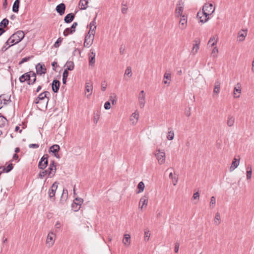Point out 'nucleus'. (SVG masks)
<instances>
[{
    "instance_id": "nucleus-6",
    "label": "nucleus",
    "mask_w": 254,
    "mask_h": 254,
    "mask_svg": "<svg viewBox=\"0 0 254 254\" xmlns=\"http://www.w3.org/2000/svg\"><path fill=\"white\" fill-rule=\"evenodd\" d=\"M46 171L48 172V176L49 178H52L55 175L56 171V166L54 161L50 163L49 166Z\"/></svg>"
},
{
    "instance_id": "nucleus-52",
    "label": "nucleus",
    "mask_w": 254,
    "mask_h": 254,
    "mask_svg": "<svg viewBox=\"0 0 254 254\" xmlns=\"http://www.w3.org/2000/svg\"><path fill=\"white\" fill-rule=\"evenodd\" d=\"M252 167H250V170H247V180L251 179V178L252 177Z\"/></svg>"
},
{
    "instance_id": "nucleus-8",
    "label": "nucleus",
    "mask_w": 254,
    "mask_h": 254,
    "mask_svg": "<svg viewBox=\"0 0 254 254\" xmlns=\"http://www.w3.org/2000/svg\"><path fill=\"white\" fill-rule=\"evenodd\" d=\"M24 33L20 30L17 31L11 35L12 38L14 39L13 40H15L17 44L20 42L24 38Z\"/></svg>"
},
{
    "instance_id": "nucleus-61",
    "label": "nucleus",
    "mask_w": 254,
    "mask_h": 254,
    "mask_svg": "<svg viewBox=\"0 0 254 254\" xmlns=\"http://www.w3.org/2000/svg\"><path fill=\"white\" fill-rule=\"evenodd\" d=\"M99 119V115L98 114H97L94 116L93 121L95 124H96L98 123Z\"/></svg>"
},
{
    "instance_id": "nucleus-45",
    "label": "nucleus",
    "mask_w": 254,
    "mask_h": 254,
    "mask_svg": "<svg viewBox=\"0 0 254 254\" xmlns=\"http://www.w3.org/2000/svg\"><path fill=\"white\" fill-rule=\"evenodd\" d=\"M125 75H126L129 77H131L132 75V72L131 67L128 66L125 70Z\"/></svg>"
},
{
    "instance_id": "nucleus-31",
    "label": "nucleus",
    "mask_w": 254,
    "mask_h": 254,
    "mask_svg": "<svg viewBox=\"0 0 254 254\" xmlns=\"http://www.w3.org/2000/svg\"><path fill=\"white\" fill-rule=\"evenodd\" d=\"M65 66H66V69L65 70H66L67 71H68V70H72L74 69V64L73 62L67 61L66 63Z\"/></svg>"
},
{
    "instance_id": "nucleus-20",
    "label": "nucleus",
    "mask_w": 254,
    "mask_h": 254,
    "mask_svg": "<svg viewBox=\"0 0 254 254\" xmlns=\"http://www.w3.org/2000/svg\"><path fill=\"white\" fill-rule=\"evenodd\" d=\"M65 9V5L64 3H61L58 5L56 8V10L60 15H62L64 13Z\"/></svg>"
},
{
    "instance_id": "nucleus-24",
    "label": "nucleus",
    "mask_w": 254,
    "mask_h": 254,
    "mask_svg": "<svg viewBox=\"0 0 254 254\" xmlns=\"http://www.w3.org/2000/svg\"><path fill=\"white\" fill-rule=\"evenodd\" d=\"M75 17V14L73 13H70L67 14L64 18V22L66 23H69L73 21Z\"/></svg>"
},
{
    "instance_id": "nucleus-63",
    "label": "nucleus",
    "mask_w": 254,
    "mask_h": 254,
    "mask_svg": "<svg viewBox=\"0 0 254 254\" xmlns=\"http://www.w3.org/2000/svg\"><path fill=\"white\" fill-rule=\"evenodd\" d=\"M179 243L177 242L175 244V252L176 253H177L179 251Z\"/></svg>"
},
{
    "instance_id": "nucleus-19",
    "label": "nucleus",
    "mask_w": 254,
    "mask_h": 254,
    "mask_svg": "<svg viewBox=\"0 0 254 254\" xmlns=\"http://www.w3.org/2000/svg\"><path fill=\"white\" fill-rule=\"evenodd\" d=\"M247 35V30H242L239 33L237 37V40L240 42L243 41Z\"/></svg>"
},
{
    "instance_id": "nucleus-28",
    "label": "nucleus",
    "mask_w": 254,
    "mask_h": 254,
    "mask_svg": "<svg viewBox=\"0 0 254 254\" xmlns=\"http://www.w3.org/2000/svg\"><path fill=\"white\" fill-rule=\"evenodd\" d=\"M220 88V83L218 81H216L215 82V85H214V87L213 89V97H214L215 96H216L217 95V94L219 92Z\"/></svg>"
},
{
    "instance_id": "nucleus-23",
    "label": "nucleus",
    "mask_w": 254,
    "mask_h": 254,
    "mask_svg": "<svg viewBox=\"0 0 254 254\" xmlns=\"http://www.w3.org/2000/svg\"><path fill=\"white\" fill-rule=\"evenodd\" d=\"M171 79V73L169 72H166L164 75L163 82L165 84H169Z\"/></svg>"
},
{
    "instance_id": "nucleus-17",
    "label": "nucleus",
    "mask_w": 254,
    "mask_h": 254,
    "mask_svg": "<svg viewBox=\"0 0 254 254\" xmlns=\"http://www.w3.org/2000/svg\"><path fill=\"white\" fill-rule=\"evenodd\" d=\"M60 85V82L59 80L55 79L53 81L52 83V90L54 93H57L59 90Z\"/></svg>"
},
{
    "instance_id": "nucleus-56",
    "label": "nucleus",
    "mask_w": 254,
    "mask_h": 254,
    "mask_svg": "<svg viewBox=\"0 0 254 254\" xmlns=\"http://www.w3.org/2000/svg\"><path fill=\"white\" fill-rule=\"evenodd\" d=\"M111 107V103L109 101H107L105 103L104 108L106 110H109Z\"/></svg>"
},
{
    "instance_id": "nucleus-44",
    "label": "nucleus",
    "mask_w": 254,
    "mask_h": 254,
    "mask_svg": "<svg viewBox=\"0 0 254 254\" xmlns=\"http://www.w3.org/2000/svg\"><path fill=\"white\" fill-rule=\"evenodd\" d=\"M33 58V56H31L23 58L22 59L21 61L19 62V64H23L24 63H25L28 61H29L30 59Z\"/></svg>"
},
{
    "instance_id": "nucleus-21",
    "label": "nucleus",
    "mask_w": 254,
    "mask_h": 254,
    "mask_svg": "<svg viewBox=\"0 0 254 254\" xmlns=\"http://www.w3.org/2000/svg\"><path fill=\"white\" fill-rule=\"evenodd\" d=\"M148 197L146 195L142 196L139 201V207L142 209L144 206H146L148 203Z\"/></svg>"
},
{
    "instance_id": "nucleus-10",
    "label": "nucleus",
    "mask_w": 254,
    "mask_h": 254,
    "mask_svg": "<svg viewBox=\"0 0 254 254\" xmlns=\"http://www.w3.org/2000/svg\"><path fill=\"white\" fill-rule=\"evenodd\" d=\"M59 183L57 182H55L51 186L50 189L49 190V196L51 198H53L54 200H55V195L56 191L58 188Z\"/></svg>"
},
{
    "instance_id": "nucleus-30",
    "label": "nucleus",
    "mask_w": 254,
    "mask_h": 254,
    "mask_svg": "<svg viewBox=\"0 0 254 254\" xmlns=\"http://www.w3.org/2000/svg\"><path fill=\"white\" fill-rule=\"evenodd\" d=\"M88 0H80L79 5L80 6V9L82 10L86 9L88 6Z\"/></svg>"
},
{
    "instance_id": "nucleus-43",
    "label": "nucleus",
    "mask_w": 254,
    "mask_h": 254,
    "mask_svg": "<svg viewBox=\"0 0 254 254\" xmlns=\"http://www.w3.org/2000/svg\"><path fill=\"white\" fill-rule=\"evenodd\" d=\"M68 75V72L66 70H64L63 73V83L64 84H66V79Z\"/></svg>"
},
{
    "instance_id": "nucleus-14",
    "label": "nucleus",
    "mask_w": 254,
    "mask_h": 254,
    "mask_svg": "<svg viewBox=\"0 0 254 254\" xmlns=\"http://www.w3.org/2000/svg\"><path fill=\"white\" fill-rule=\"evenodd\" d=\"M9 21L6 18H4L0 23V36L5 32L3 27H6L8 24Z\"/></svg>"
},
{
    "instance_id": "nucleus-38",
    "label": "nucleus",
    "mask_w": 254,
    "mask_h": 254,
    "mask_svg": "<svg viewBox=\"0 0 254 254\" xmlns=\"http://www.w3.org/2000/svg\"><path fill=\"white\" fill-rule=\"evenodd\" d=\"M31 74L32 75H31V78L30 79V80H29V82H28V84L29 85L33 84L36 80V73L34 72H31Z\"/></svg>"
},
{
    "instance_id": "nucleus-46",
    "label": "nucleus",
    "mask_w": 254,
    "mask_h": 254,
    "mask_svg": "<svg viewBox=\"0 0 254 254\" xmlns=\"http://www.w3.org/2000/svg\"><path fill=\"white\" fill-rule=\"evenodd\" d=\"M174 137V133L173 131H169L168 133V135L167 136V138L168 140H173Z\"/></svg>"
},
{
    "instance_id": "nucleus-60",
    "label": "nucleus",
    "mask_w": 254,
    "mask_h": 254,
    "mask_svg": "<svg viewBox=\"0 0 254 254\" xmlns=\"http://www.w3.org/2000/svg\"><path fill=\"white\" fill-rule=\"evenodd\" d=\"M19 81L20 82L23 83L26 81L25 74H23L19 77Z\"/></svg>"
},
{
    "instance_id": "nucleus-49",
    "label": "nucleus",
    "mask_w": 254,
    "mask_h": 254,
    "mask_svg": "<svg viewBox=\"0 0 254 254\" xmlns=\"http://www.w3.org/2000/svg\"><path fill=\"white\" fill-rule=\"evenodd\" d=\"M144 235H145V236H144V240L145 241H148L149 240L150 236V234L149 233V230L145 231Z\"/></svg>"
},
{
    "instance_id": "nucleus-32",
    "label": "nucleus",
    "mask_w": 254,
    "mask_h": 254,
    "mask_svg": "<svg viewBox=\"0 0 254 254\" xmlns=\"http://www.w3.org/2000/svg\"><path fill=\"white\" fill-rule=\"evenodd\" d=\"M19 3H20V0H16L12 6V11L14 12L17 13L19 10Z\"/></svg>"
},
{
    "instance_id": "nucleus-27",
    "label": "nucleus",
    "mask_w": 254,
    "mask_h": 254,
    "mask_svg": "<svg viewBox=\"0 0 254 254\" xmlns=\"http://www.w3.org/2000/svg\"><path fill=\"white\" fill-rule=\"evenodd\" d=\"M139 114L137 111H135L130 116V120L132 122V124H135L138 119Z\"/></svg>"
},
{
    "instance_id": "nucleus-15",
    "label": "nucleus",
    "mask_w": 254,
    "mask_h": 254,
    "mask_svg": "<svg viewBox=\"0 0 254 254\" xmlns=\"http://www.w3.org/2000/svg\"><path fill=\"white\" fill-rule=\"evenodd\" d=\"M50 94V93L48 91H44L39 95V96L35 99V103L36 104H38L40 100H43L45 98H48V101L49 100V98L47 97V95ZM48 101H47L48 102Z\"/></svg>"
},
{
    "instance_id": "nucleus-62",
    "label": "nucleus",
    "mask_w": 254,
    "mask_h": 254,
    "mask_svg": "<svg viewBox=\"0 0 254 254\" xmlns=\"http://www.w3.org/2000/svg\"><path fill=\"white\" fill-rule=\"evenodd\" d=\"M39 147V145L38 144L32 143V144H30L29 145V147L30 148H37Z\"/></svg>"
},
{
    "instance_id": "nucleus-58",
    "label": "nucleus",
    "mask_w": 254,
    "mask_h": 254,
    "mask_svg": "<svg viewBox=\"0 0 254 254\" xmlns=\"http://www.w3.org/2000/svg\"><path fill=\"white\" fill-rule=\"evenodd\" d=\"M46 175H48V172L46 170H45L44 171L41 172L39 173V176L42 178L44 177Z\"/></svg>"
},
{
    "instance_id": "nucleus-26",
    "label": "nucleus",
    "mask_w": 254,
    "mask_h": 254,
    "mask_svg": "<svg viewBox=\"0 0 254 254\" xmlns=\"http://www.w3.org/2000/svg\"><path fill=\"white\" fill-rule=\"evenodd\" d=\"M239 163H240V159H237L235 158H234V159L232 161V163L231 166L230 167V171H234L239 166Z\"/></svg>"
},
{
    "instance_id": "nucleus-33",
    "label": "nucleus",
    "mask_w": 254,
    "mask_h": 254,
    "mask_svg": "<svg viewBox=\"0 0 254 254\" xmlns=\"http://www.w3.org/2000/svg\"><path fill=\"white\" fill-rule=\"evenodd\" d=\"M1 96H3V98H2L1 99L3 101V104L7 105L10 102V96L6 95H1Z\"/></svg>"
},
{
    "instance_id": "nucleus-34",
    "label": "nucleus",
    "mask_w": 254,
    "mask_h": 254,
    "mask_svg": "<svg viewBox=\"0 0 254 254\" xmlns=\"http://www.w3.org/2000/svg\"><path fill=\"white\" fill-rule=\"evenodd\" d=\"M199 49V43H197V42L195 41V44H194L193 46L192 50L191 51V53L193 55H195L197 53Z\"/></svg>"
},
{
    "instance_id": "nucleus-9",
    "label": "nucleus",
    "mask_w": 254,
    "mask_h": 254,
    "mask_svg": "<svg viewBox=\"0 0 254 254\" xmlns=\"http://www.w3.org/2000/svg\"><path fill=\"white\" fill-rule=\"evenodd\" d=\"M138 100L139 107L143 108L145 103V93L143 90L141 91L139 93Z\"/></svg>"
},
{
    "instance_id": "nucleus-4",
    "label": "nucleus",
    "mask_w": 254,
    "mask_h": 254,
    "mask_svg": "<svg viewBox=\"0 0 254 254\" xmlns=\"http://www.w3.org/2000/svg\"><path fill=\"white\" fill-rule=\"evenodd\" d=\"M83 202V199L80 197H76L73 200V203L72 204L71 207L72 209L74 211H78L80 207L81 204Z\"/></svg>"
},
{
    "instance_id": "nucleus-54",
    "label": "nucleus",
    "mask_w": 254,
    "mask_h": 254,
    "mask_svg": "<svg viewBox=\"0 0 254 254\" xmlns=\"http://www.w3.org/2000/svg\"><path fill=\"white\" fill-rule=\"evenodd\" d=\"M70 28H66L64 31V36H67L69 34H72L73 32H71Z\"/></svg>"
},
{
    "instance_id": "nucleus-51",
    "label": "nucleus",
    "mask_w": 254,
    "mask_h": 254,
    "mask_svg": "<svg viewBox=\"0 0 254 254\" xmlns=\"http://www.w3.org/2000/svg\"><path fill=\"white\" fill-rule=\"evenodd\" d=\"M200 17H201V18H198L199 19L200 22H201L202 23L206 22L209 18L208 17H207L206 18L205 16H204V15H200Z\"/></svg>"
},
{
    "instance_id": "nucleus-53",
    "label": "nucleus",
    "mask_w": 254,
    "mask_h": 254,
    "mask_svg": "<svg viewBox=\"0 0 254 254\" xmlns=\"http://www.w3.org/2000/svg\"><path fill=\"white\" fill-rule=\"evenodd\" d=\"M77 25H78L77 22H73V24H72L71 27L70 28V32H73V33L75 31V28Z\"/></svg>"
},
{
    "instance_id": "nucleus-41",
    "label": "nucleus",
    "mask_w": 254,
    "mask_h": 254,
    "mask_svg": "<svg viewBox=\"0 0 254 254\" xmlns=\"http://www.w3.org/2000/svg\"><path fill=\"white\" fill-rule=\"evenodd\" d=\"M214 223L217 225H219L220 223V222H221L220 215L219 213H218V212L216 213L215 217L214 219Z\"/></svg>"
},
{
    "instance_id": "nucleus-7",
    "label": "nucleus",
    "mask_w": 254,
    "mask_h": 254,
    "mask_svg": "<svg viewBox=\"0 0 254 254\" xmlns=\"http://www.w3.org/2000/svg\"><path fill=\"white\" fill-rule=\"evenodd\" d=\"M184 10V6H183V3L180 1L178 2V3L177 4V6L175 9V15L176 17H179L180 16H182L184 15L183 14V12Z\"/></svg>"
},
{
    "instance_id": "nucleus-3",
    "label": "nucleus",
    "mask_w": 254,
    "mask_h": 254,
    "mask_svg": "<svg viewBox=\"0 0 254 254\" xmlns=\"http://www.w3.org/2000/svg\"><path fill=\"white\" fill-rule=\"evenodd\" d=\"M154 155L160 165H162L165 163L166 156L165 153L163 150L157 149Z\"/></svg>"
},
{
    "instance_id": "nucleus-37",
    "label": "nucleus",
    "mask_w": 254,
    "mask_h": 254,
    "mask_svg": "<svg viewBox=\"0 0 254 254\" xmlns=\"http://www.w3.org/2000/svg\"><path fill=\"white\" fill-rule=\"evenodd\" d=\"M14 39L13 38H12L11 36L9 38V39L7 40V41L5 42V45H9L8 47H11V46H13L14 44H17L16 43V41L13 40Z\"/></svg>"
},
{
    "instance_id": "nucleus-57",
    "label": "nucleus",
    "mask_w": 254,
    "mask_h": 254,
    "mask_svg": "<svg viewBox=\"0 0 254 254\" xmlns=\"http://www.w3.org/2000/svg\"><path fill=\"white\" fill-rule=\"evenodd\" d=\"M110 100L111 101L113 105H115L116 104L117 100L115 96L113 97L112 96H111L110 97Z\"/></svg>"
},
{
    "instance_id": "nucleus-35",
    "label": "nucleus",
    "mask_w": 254,
    "mask_h": 254,
    "mask_svg": "<svg viewBox=\"0 0 254 254\" xmlns=\"http://www.w3.org/2000/svg\"><path fill=\"white\" fill-rule=\"evenodd\" d=\"M235 123V118L232 116H229L228 117L227 124V125L231 127H232Z\"/></svg>"
},
{
    "instance_id": "nucleus-29",
    "label": "nucleus",
    "mask_w": 254,
    "mask_h": 254,
    "mask_svg": "<svg viewBox=\"0 0 254 254\" xmlns=\"http://www.w3.org/2000/svg\"><path fill=\"white\" fill-rule=\"evenodd\" d=\"M217 38L216 36L211 37L208 41V45H210L211 47H213L217 44Z\"/></svg>"
},
{
    "instance_id": "nucleus-25",
    "label": "nucleus",
    "mask_w": 254,
    "mask_h": 254,
    "mask_svg": "<svg viewBox=\"0 0 254 254\" xmlns=\"http://www.w3.org/2000/svg\"><path fill=\"white\" fill-rule=\"evenodd\" d=\"M123 243L124 244L127 246L128 247L130 244V236L129 234H125L124 236V238L123 240Z\"/></svg>"
},
{
    "instance_id": "nucleus-13",
    "label": "nucleus",
    "mask_w": 254,
    "mask_h": 254,
    "mask_svg": "<svg viewBox=\"0 0 254 254\" xmlns=\"http://www.w3.org/2000/svg\"><path fill=\"white\" fill-rule=\"evenodd\" d=\"M36 72L38 74L42 75L46 73L47 69L44 64L38 63L36 65Z\"/></svg>"
},
{
    "instance_id": "nucleus-59",
    "label": "nucleus",
    "mask_w": 254,
    "mask_h": 254,
    "mask_svg": "<svg viewBox=\"0 0 254 254\" xmlns=\"http://www.w3.org/2000/svg\"><path fill=\"white\" fill-rule=\"evenodd\" d=\"M66 199H65V194H62L60 199V202L63 204L66 201Z\"/></svg>"
},
{
    "instance_id": "nucleus-18",
    "label": "nucleus",
    "mask_w": 254,
    "mask_h": 254,
    "mask_svg": "<svg viewBox=\"0 0 254 254\" xmlns=\"http://www.w3.org/2000/svg\"><path fill=\"white\" fill-rule=\"evenodd\" d=\"M180 28L181 29H184L187 26V17L185 15L181 16L179 21Z\"/></svg>"
},
{
    "instance_id": "nucleus-47",
    "label": "nucleus",
    "mask_w": 254,
    "mask_h": 254,
    "mask_svg": "<svg viewBox=\"0 0 254 254\" xmlns=\"http://www.w3.org/2000/svg\"><path fill=\"white\" fill-rule=\"evenodd\" d=\"M215 203H216L215 197L214 196H212L210 199V207L212 208H214Z\"/></svg>"
},
{
    "instance_id": "nucleus-11",
    "label": "nucleus",
    "mask_w": 254,
    "mask_h": 254,
    "mask_svg": "<svg viewBox=\"0 0 254 254\" xmlns=\"http://www.w3.org/2000/svg\"><path fill=\"white\" fill-rule=\"evenodd\" d=\"M55 235L53 232H50L47 237L46 244L49 247H52L55 242Z\"/></svg>"
},
{
    "instance_id": "nucleus-36",
    "label": "nucleus",
    "mask_w": 254,
    "mask_h": 254,
    "mask_svg": "<svg viewBox=\"0 0 254 254\" xmlns=\"http://www.w3.org/2000/svg\"><path fill=\"white\" fill-rule=\"evenodd\" d=\"M237 86H238V87H235L234 90V96L235 98L239 97L240 94L241 93V91L240 86H239V84H237Z\"/></svg>"
},
{
    "instance_id": "nucleus-42",
    "label": "nucleus",
    "mask_w": 254,
    "mask_h": 254,
    "mask_svg": "<svg viewBox=\"0 0 254 254\" xmlns=\"http://www.w3.org/2000/svg\"><path fill=\"white\" fill-rule=\"evenodd\" d=\"M218 49L216 47H214L211 52V56L213 58H216L218 56Z\"/></svg>"
},
{
    "instance_id": "nucleus-2",
    "label": "nucleus",
    "mask_w": 254,
    "mask_h": 254,
    "mask_svg": "<svg viewBox=\"0 0 254 254\" xmlns=\"http://www.w3.org/2000/svg\"><path fill=\"white\" fill-rule=\"evenodd\" d=\"M95 34V27H94L93 28H92V27H90L89 31L85 37V41L84 42V47L89 48L91 46L94 40Z\"/></svg>"
},
{
    "instance_id": "nucleus-40",
    "label": "nucleus",
    "mask_w": 254,
    "mask_h": 254,
    "mask_svg": "<svg viewBox=\"0 0 254 254\" xmlns=\"http://www.w3.org/2000/svg\"><path fill=\"white\" fill-rule=\"evenodd\" d=\"M144 187L145 186L144 183L142 182H139L137 185L138 191L137 192V193L142 192L144 189Z\"/></svg>"
},
{
    "instance_id": "nucleus-50",
    "label": "nucleus",
    "mask_w": 254,
    "mask_h": 254,
    "mask_svg": "<svg viewBox=\"0 0 254 254\" xmlns=\"http://www.w3.org/2000/svg\"><path fill=\"white\" fill-rule=\"evenodd\" d=\"M13 167V165L12 164H9L7 167L6 168H4V170L5 171V172L6 173H8L11 170H12Z\"/></svg>"
},
{
    "instance_id": "nucleus-12",
    "label": "nucleus",
    "mask_w": 254,
    "mask_h": 254,
    "mask_svg": "<svg viewBox=\"0 0 254 254\" xmlns=\"http://www.w3.org/2000/svg\"><path fill=\"white\" fill-rule=\"evenodd\" d=\"M85 88V94L87 98H89L93 91V85L91 82H87Z\"/></svg>"
},
{
    "instance_id": "nucleus-5",
    "label": "nucleus",
    "mask_w": 254,
    "mask_h": 254,
    "mask_svg": "<svg viewBox=\"0 0 254 254\" xmlns=\"http://www.w3.org/2000/svg\"><path fill=\"white\" fill-rule=\"evenodd\" d=\"M48 155L44 154L43 156L41 158L40 161L38 164V167L39 169L44 170L47 166L48 164Z\"/></svg>"
},
{
    "instance_id": "nucleus-1",
    "label": "nucleus",
    "mask_w": 254,
    "mask_h": 254,
    "mask_svg": "<svg viewBox=\"0 0 254 254\" xmlns=\"http://www.w3.org/2000/svg\"><path fill=\"white\" fill-rule=\"evenodd\" d=\"M215 10V8L212 3H205L203 6L202 12L198 11L197 14V18H201L200 15H204L206 18L209 15L212 14Z\"/></svg>"
},
{
    "instance_id": "nucleus-39",
    "label": "nucleus",
    "mask_w": 254,
    "mask_h": 254,
    "mask_svg": "<svg viewBox=\"0 0 254 254\" xmlns=\"http://www.w3.org/2000/svg\"><path fill=\"white\" fill-rule=\"evenodd\" d=\"M7 121L5 118L2 116L0 117V127H4L6 124Z\"/></svg>"
},
{
    "instance_id": "nucleus-48",
    "label": "nucleus",
    "mask_w": 254,
    "mask_h": 254,
    "mask_svg": "<svg viewBox=\"0 0 254 254\" xmlns=\"http://www.w3.org/2000/svg\"><path fill=\"white\" fill-rule=\"evenodd\" d=\"M62 40H63V39L62 38H59L58 39V40H57V41L55 43L54 45V46L55 47V48H58L62 42Z\"/></svg>"
},
{
    "instance_id": "nucleus-64",
    "label": "nucleus",
    "mask_w": 254,
    "mask_h": 254,
    "mask_svg": "<svg viewBox=\"0 0 254 254\" xmlns=\"http://www.w3.org/2000/svg\"><path fill=\"white\" fill-rule=\"evenodd\" d=\"M190 108H189L188 110H186L185 111V115L187 117H189L190 115Z\"/></svg>"
},
{
    "instance_id": "nucleus-16",
    "label": "nucleus",
    "mask_w": 254,
    "mask_h": 254,
    "mask_svg": "<svg viewBox=\"0 0 254 254\" xmlns=\"http://www.w3.org/2000/svg\"><path fill=\"white\" fill-rule=\"evenodd\" d=\"M60 146L58 144H55L52 145L50 148V152H53L54 153V155L57 158H60L59 155L58 154V152L60 150Z\"/></svg>"
},
{
    "instance_id": "nucleus-22",
    "label": "nucleus",
    "mask_w": 254,
    "mask_h": 254,
    "mask_svg": "<svg viewBox=\"0 0 254 254\" xmlns=\"http://www.w3.org/2000/svg\"><path fill=\"white\" fill-rule=\"evenodd\" d=\"M95 63V53L92 50L89 54V64L90 65H94Z\"/></svg>"
},
{
    "instance_id": "nucleus-55",
    "label": "nucleus",
    "mask_w": 254,
    "mask_h": 254,
    "mask_svg": "<svg viewBox=\"0 0 254 254\" xmlns=\"http://www.w3.org/2000/svg\"><path fill=\"white\" fill-rule=\"evenodd\" d=\"M31 72L32 71H30L29 72L24 73L26 81H27L28 82H29V80H30V79L31 78V75H32L31 74Z\"/></svg>"
}]
</instances>
